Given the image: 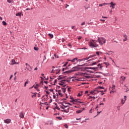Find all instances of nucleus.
Masks as SVG:
<instances>
[{
  "mask_svg": "<svg viewBox=\"0 0 129 129\" xmlns=\"http://www.w3.org/2000/svg\"><path fill=\"white\" fill-rule=\"evenodd\" d=\"M96 42L99 43L100 45H103V44H105L106 42V39L104 37H98Z\"/></svg>",
  "mask_w": 129,
  "mask_h": 129,
  "instance_id": "obj_1",
  "label": "nucleus"
},
{
  "mask_svg": "<svg viewBox=\"0 0 129 129\" xmlns=\"http://www.w3.org/2000/svg\"><path fill=\"white\" fill-rule=\"evenodd\" d=\"M85 63L84 64H81V65H78V66L74 67L72 69V72H75V71H78L80 68H79V66L82 67L85 66Z\"/></svg>",
  "mask_w": 129,
  "mask_h": 129,
  "instance_id": "obj_2",
  "label": "nucleus"
},
{
  "mask_svg": "<svg viewBox=\"0 0 129 129\" xmlns=\"http://www.w3.org/2000/svg\"><path fill=\"white\" fill-rule=\"evenodd\" d=\"M89 46L91 48H98V44H97L96 43L94 44L92 41H90L89 43Z\"/></svg>",
  "mask_w": 129,
  "mask_h": 129,
  "instance_id": "obj_3",
  "label": "nucleus"
},
{
  "mask_svg": "<svg viewBox=\"0 0 129 129\" xmlns=\"http://www.w3.org/2000/svg\"><path fill=\"white\" fill-rule=\"evenodd\" d=\"M25 65L26 67V69H27V70H28L29 71H32V67H31V66H30V64H29V63H26Z\"/></svg>",
  "mask_w": 129,
  "mask_h": 129,
  "instance_id": "obj_4",
  "label": "nucleus"
},
{
  "mask_svg": "<svg viewBox=\"0 0 129 129\" xmlns=\"http://www.w3.org/2000/svg\"><path fill=\"white\" fill-rule=\"evenodd\" d=\"M45 124L53 125V124H54V122L52 120H48L45 123Z\"/></svg>",
  "mask_w": 129,
  "mask_h": 129,
  "instance_id": "obj_5",
  "label": "nucleus"
},
{
  "mask_svg": "<svg viewBox=\"0 0 129 129\" xmlns=\"http://www.w3.org/2000/svg\"><path fill=\"white\" fill-rule=\"evenodd\" d=\"M85 69H91V70H94V71H97V70L98 69V68H92V67H85Z\"/></svg>",
  "mask_w": 129,
  "mask_h": 129,
  "instance_id": "obj_6",
  "label": "nucleus"
},
{
  "mask_svg": "<svg viewBox=\"0 0 129 129\" xmlns=\"http://www.w3.org/2000/svg\"><path fill=\"white\" fill-rule=\"evenodd\" d=\"M108 5H110V8H112V9H115V7H114L116 4L115 3H113V2H111L110 3H108Z\"/></svg>",
  "mask_w": 129,
  "mask_h": 129,
  "instance_id": "obj_7",
  "label": "nucleus"
},
{
  "mask_svg": "<svg viewBox=\"0 0 129 129\" xmlns=\"http://www.w3.org/2000/svg\"><path fill=\"white\" fill-rule=\"evenodd\" d=\"M11 121H12V120H11V119H6L4 120V122L5 123H10L11 122Z\"/></svg>",
  "mask_w": 129,
  "mask_h": 129,
  "instance_id": "obj_8",
  "label": "nucleus"
},
{
  "mask_svg": "<svg viewBox=\"0 0 129 129\" xmlns=\"http://www.w3.org/2000/svg\"><path fill=\"white\" fill-rule=\"evenodd\" d=\"M69 109H70L69 108H68L67 110L63 109V110H61V111L62 112H66V113H68V112H69Z\"/></svg>",
  "mask_w": 129,
  "mask_h": 129,
  "instance_id": "obj_9",
  "label": "nucleus"
},
{
  "mask_svg": "<svg viewBox=\"0 0 129 129\" xmlns=\"http://www.w3.org/2000/svg\"><path fill=\"white\" fill-rule=\"evenodd\" d=\"M63 73L64 74H69L70 73H72V71L71 70H69V71H66V72H64Z\"/></svg>",
  "mask_w": 129,
  "mask_h": 129,
  "instance_id": "obj_10",
  "label": "nucleus"
},
{
  "mask_svg": "<svg viewBox=\"0 0 129 129\" xmlns=\"http://www.w3.org/2000/svg\"><path fill=\"white\" fill-rule=\"evenodd\" d=\"M123 38H124V39H123V41H125L127 40V35H126V34H124L123 35Z\"/></svg>",
  "mask_w": 129,
  "mask_h": 129,
  "instance_id": "obj_11",
  "label": "nucleus"
},
{
  "mask_svg": "<svg viewBox=\"0 0 129 129\" xmlns=\"http://www.w3.org/2000/svg\"><path fill=\"white\" fill-rule=\"evenodd\" d=\"M19 116L20 117H21V118H24V117H25V115H24V113H23V112L20 113Z\"/></svg>",
  "mask_w": 129,
  "mask_h": 129,
  "instance_id": "obj_12",
  "label": "nucleus"
},
{
  "mask_svg": "<svg viewBox=\"0 0 129 129\" xmlns=\"http://www.w3.org/2000/svg\"><path fill=\"white\" fill-rule=\"evenodd\" d=\"M112 90L110 92V93H111V92H114V91H113V90L115 88V85H112Z\"/></svg>",
  "mask_w": 129,
  "mask_h": 129,
  "instance_id": "obj_13",
  "label": "nucleus"
},
{
  "mask_svg": "<svg viewBox=\"0 0 129 129\" xmlns=\"http://www.w3.org/2000/svg\"><path fill=\"white\" fill-rule=\"evenodd\" d=\"M16 17H22V13H18L16 14Z\"/></svg>",
  "mask_w": 129,
  "mask_h": 129,
  "instance_id": "obj_14",
  "label": "nucleus"
},
{
  "mask_svg": "<svg viewBox=\"0 0 129 129\" xmlns=\"http://www.w3.org/2000/svg\"><path fill=\"white\" fill-rule=\"evenodd\" d=\"M78 60V58L77 57H76L73 59H72L71 62H72V63H74V62H75L76 60Z\"/></svg>",
  "mask_w": 129,
  "mask_h": 129,
  "instance_id": "obj_15",
  "label": "nucleus"
},
{
  "mask_svg": "<svg viewBox=\"0 0 129 129\" xmlns=\"http://www.w3.org/2000/svg\"><path fill=\"white\" fill-rule=\"evenodd\" d=\"M106 5H108V4L107 3L101 4L99 5V7H103V6H106Z\"/></svg>",
  "mask_w": 129,
  "mask_h": 129,
  "instance_id": "obj_16",
  "label": "nucleus"
},
{
  "mask_svg": "<svg viewBox=\"0 0 129 129\" xmlns=\"http://www.w3.org/2000/svg\"><path fill=\"white\" fill-rule=\"evenodd\" d=\"M11 62V65H14V64H16V60H15V59H12Z\"/></svg>",
  "mask_w": 129,
  "mask_h": 129,
  "instance_id": "obj_17",
  "label": "nucleus"
},
{
  "mask_svg": "<svg viewBox=\"0 0 129 129\" xmlns=\"http://www.w3.org/2000/svg\"><path fill=\"white\" fill-rule=\"evenodd\" d=\"M48 36L51 38V39H53V38H54V35L52 34L49 33L48 34Z\"/></svg>",
  "mask_w": 129,
  "mask_h": 129,
  "instance_id": "obj_18",
  "label": "nucleus"
},
{
  "mask_svg": "<svg viewBox=\"0 0 129 129\" xmlns=\"http://www.w3.org/2000/svg\"><path fill=\"white\" fill-rule=\"evenodd\" d=\"M96 89H104V88L101 86H98Z\"/></svg>",
  "mask_w": 129,
  "mask_h": 129,
  "instance_id": "obj_19",
  "label": "nucleus"
},
{
  "mask_svg": "<svg viewBox=\"0 0 129 129\" xmlns=\"http://www.w3.org/2000/svg\"><path fill=\"white\" fill-rule=\"evenodd\" d=\"M59 85H61V86H62V87H66L67 85H64L63 83H59Z\"/></svg>",
  "mask_w": 129,
  "mask_h": 129,
  "instance_id": "obj_20",
  "label": "nucleus"
},
{
  "mask_svg": "<svg viewBox=\"0 0 129 129\" xmlns=\"http://www.w3.org/2000/svg\"><path fill=\"white\" fill-rule=\"evenodd\" d=\"M66 81H67L66 80H62L60 81V82L63 84H65V82Z\"/></svg>",
  "mask_w": 129,
  "mask_h": 129,
  "instance_id": "obj_21",
  "label": "nucleus"
},
{
  "mask_svg": "<svg viewBox=\"0 0 129 129\" xmlns=\"http://www.w3.org/2000/svg\"><path fill=\"white\" fill-rule=\"evenodd\" d=\"M60 104H61V105H62V106H64V107H66H66H69V105H65L62 102H60Z\"/></svg>",
  "mask_w": 129,
  "mask_h": 129,
  "instance_id": "obj_22",
  "label": "nucleus"
},
{
  "mask_svg": "<svg viewBox=\"0 0 129 129\" xmlns=\"http://www.w3.org/2000/svg\"><path fill=\"white\" fill-rule=\"evenodd\" d=\"M83 111V110H78L76 111L77 113H81V112Z\"/></svg>",
  "mask_w": 129,
  "mask_h": 129,
  "instance_id": "obj_23",
  "label": "nucleus"
},
{
  "mask_svg": "<svg viewBox=\"0 0 129 129\" xmlns=\"http://www.w3.org/2000/svg\"><path fill=\"white\" fill-rule=\"evenodd\" d=\"M27 84H29V80H28L24 84V87H26L27 86Z\"/></svg>",
  "mask_w": 129,
  "mask_h": 129,
  "instance_id": "obj_24",
  "label": "nucleus"
},
{
  "mask_svg": "<svg viewBox=\"0 0 129 129\" xmlns=\"http://www.w3.org/2000/svg\"><path fill=\"white\" fill-rule=\"evenodd\" d=\"M2 24H3V26H7V22H6V21H3L2 22Z\"/></svg>",
  "mask_w": 129,
  "mask_h": 129,
  "instance_id": "obj_25",
  "label": "nucleus"
},
{
  "mask_svg": "<svg viewBox=\"0 0 129 129\" xmlns=\"http://www.w3.org/2000/svg\"><path fill=\"white\" fill-rule=\"evenodd\" d=\"M61 89L63 91V93H65L66 92V88H61Z\"/></svg>",
  "mask_w": 129,
  "mask_h": 129,
  "instance_id": "obj_26",
  "label": "nucleus"
},
{
  "mask_svg": "<svg viewBox=\"0 0 129 129\" xmlns=\"http://www.w3.org/2000/svg\"><path fill=\"white\" fill-rule=\"evenodd\" d=\"M34 50H35V51H39V48H38L37 46H35L34 47Z\"/></svg>",
  "mask_w": 129,
  "mask_h": 129,
  "instance_id": "obj_27",
  "label": "nucleus"
},
{
  "mask_svg": "<svg viewBox=\"0 0 129 129\" xmlns=\"http://www.w3.org/2000/svg\"><path fill=\"white\" fill-rule=\"evenodd\" d=\"M81 92V93H79L78 94V95H77V96H78V97H80V96H81V95H82V93H83V92Z\"/></svg>",
  "mask_w": 129,
  "mask_h": 129,
  "instance_id": "obj_28",
  "label": "nucleus"
},
{
  "mask_svg": "<svg viewBox=\"0 0 129 129\" xmlns=\"http://www.w3.org/2000/svg\"><path fill=\"white\" fill-rule=\"evenodd\" d=\"M55 105H56V106L54 108H56V109H57V110H60V108H59V107L57 106V103H55Z\"/></svg>",
  "mask_w": 129,
  "mask_h": 129,
  "instance_id": "obj_29",
  "label": "nucleus"
},
{
  "mask_svg": "<svg viewBox=\"0 0 129 129\" xmlns=\"http://www.w3.org/2000/svg\"><path fill=\"white\" fill-rule=\"evenodd\" d=\"M96 54H93L89 56V58H93V57H96Z\"/></svg>",
  "mask_w": 129,
  "mask_h": 129,
  "instance_id": "obj_30",
  "label": "nucleus"
},
{
  "mask_svg": "<svg viewBox=\"0 0 129 129\" xmlns=\"http://www.w3.org/2000/svg\"><path fill=\"white\" fill-rule=\"evenodd\" d=\"M110 53H112V51H109L108 53V52H106L105 54H106V55H110Z\"/></svg>",
  "mask_w": 129,
  "mask_h": 129,
  "instance_id": "obj_31",
  "label": "nucleus"
},
{
  "mask_svg": "<svg viewBox=\"0 0 129 129\" xmlns=\"http://www.w3.org/2000/svg\"><path fill=\"white\" fill-rule=\"evenodd\" d=\"M84 75L85 77H86V78H88V79L90 78V76H86V74H84Z\"/></svg>",
  "mask_w": 129,
  "mask_h": 129,
  "instance_id": "obj_32",
  "label": "nucleus"
},
{
  "mask_svg": "<svg viewBox=\"0 0 129 129\" xmlns=\"http://www.w3.org/2000/svg\"><path fill=\"white\" fill-rule=\"evenodd\" d=\"M104 64H105V65H106V67H107L108 66V65H109V63L107 62H104Z\"/></svg>",
  "mask_w": 129,
  "mask_h": 129,
  "instance_id": "obj_33",
  "label": "nucleus"
},
{
  "mask_svg": "<svg viewBox=\"0 0 129 129\" xmlns=\"http://www.w3.org/2000/svg\"><path fill=\"white\" fill-rule=\"evenodd\" d=\"M58 80H62L63 79V78L61 77V76H59V78H57Z\"/></svg>",
  "mask_w": 129,
  "mask_h": 129,
  "instance_id": "obj_34",
  "label": "nucleus"
},
{
  "mask_svg": "<svg viewBox=\"0 0 129 129\" xmlns=\"http://www.w3.org/2000/svg\"><path fill=\"white\" fill-rule=\"evenodd\" d=\"M78 61L79 62H81L82 61H84V58H82V59H78Z\"/></svg>",
  "mask_w": 129,
  "mask_h": 129,
  "instance_id": "obj_35",
  "label": "nucleus"
},
{
  "mask_svg": "<svg viewBox=\"0 0 129 129\" xmlns=\"http://www.w3.org/2000/svg\"><path fill=\"white\" fill-rule=\"evenodd\" d=\"M56 71H58L57 72H56V74H58V73H60V71H61V70L60 69H57V70H56Z\"/></svg>",
  "mask_w": 129,
  "mask_h": 129,
  "instance_id": "obj_36",
  "label": "nucleus"
},
{
  "mask_svg": "<svg viewBox=\"0 0 129 129\" xmlns=\"http://www.w3.org/2000/svg\"><path fill=\"white\" fill-rule=\"evenodd\" d=\"M96 64H97V62H93L92 63V66H93L96 65Z\"/></svg>",
  "mask_w": 129,
  "mask_h": 129,
  "instance_id": "obj_37",
  "label": "nucleus"
},
{
  "mask_svg": "<svg viewBox=\"0 0 129 129\" xmlns=\"http://www.w3.org/2000/svg\"><path fill=\"white\" fill-rule=\"evenodd\" d=\"M7 2L9 3V4H12L13 0H7Z\"/></svg>",
  "mask_w": 129,
  "mask_h": 129,
  "instance_id": "obj_38",
  "label": "nucleus"
},
{
  "mask_svg": "<svg viewBox=\"0 0 129 129\" xmlns=\"http://www.w3.org/2000/svg\"><path fill=\"white\" fill-rule=\"evenodd\" d=\"M68 70V68L66 67L65 68H62V71L64 72L65 70Z\"/></svg>",
  "mask_w": 129,
  "mask_h": 129,
  "instance_id": "obj_39",
  "label": "nucleus"
},
{
  "mask_svg": "<svg viewBox=\"0 0 129 129\" xmlns=\"http://www.w3.org/2000/svg\"><path fill=\"white\" fill-rule=\"evenodd\" d=\"M80 49V50H87V48H86V47H83V48H81Z\"/></svg>",
  "mask_w": 129,
  "mask_h": 129,
  "instance_id": "obj_40",
  "label": "nucleus"
},
{
  "mask_svg": "<svg viewBox=\"0 0 129 129\" xmlns=\"http://www.w3.org/2000/svg\"><path fill=\"white\" fill-rule=\"evenodd\" d=\"M67 64H68V62H66L63 66V67H66L67 66Z\"/></svg>",
  "mask_w": 129,
  "mask_h": 129,
  "instance_id": "obj_41",
  "label": "nucleus"
},
{
  "mask_svg": "<svg viewBox=\"0 0 129 129\" xmlns=\"http://www.w3.org/2000/svg\"><path fill=\"white\" fill-rule=\"evenodd\" d=\"M88 59H90L89 56L88 57L84 58V60L85 61V60H88Z\"/></svg>",
  "mask_w": 129,
  "mask_h": 129,
  "instance_id": "obj_42",
  "label": "nucleus"
},
{
  "mask_svg": "<svg viewBox=\"0 0 129 129\" xmlns=\"http://www.w3.org/2000/svg\"><path fill=\"white\" fill-rule=\"evenodd\" d=\"M99 92H102V93L106 92V89H104V91L103 90L100 91Z\"/></svg>",
  "mask_w": 129,
  "mask_h": 129,
  "instance_id": "obj_43",
  "label": "nucleus"
},
{
  "mask_svg": "<svg viewBox=\"0 0 129 129\" xmlns=\"http://www.w3.org/2000/svg\"><path fill=\"white\" fill-rule=\"evenodd\" d=\"M56 118H57L58 119H59V120H61V119H62V117H56Z\"/></svg>",
  "mask_w": 129,
  "mask_h": 129,
  "instance_id": "obj_44",
  "label": "nucleus"
},
{
  "mask_svg": "<svg viewBox=\"0 0 129 129\" xmlns=\"http://www.w3.org/2000/svg\"><path fill=\"white\" fill-rule=\"evenodd\" d=\"M121 78H122V80L123 81H124V80H125V77H121Z\"/></svg>",
  "mask_w": 129,
  "mask_h": 129,
  "instance_id": "obj_45",
  "label": "nucleus"
},
{
  "mask_svg": "<svg viewBox=\"0 0 129 129\" xmlns=\"http://www.w3.org/2000/svg\"><path fill=\"white\" fill-rule=\"evenodd\" d=\"M84 25H85V22H83L81 23V26H84Z\"/></svg>",
  "mask_w": 129,
  "mask_h": 129,
  "instance_id": "obj_46",
  "label": "nucleus"
},
{
  "mask_svg": "<svg viewBox=\"0 0 129 129\" xmlns=\"http://www.w3.org/2000/svg\"><path fill=\"white\" fill-rule=\"evenodd\" d=\"M54 57H55V58H59V56H58V55H57V54H54Z\"/></svg>",
  "mask_w": 129,
  "mask_h": 129,
  "instance_id": "obj_47",
  "label": "nucleus"
},
{
  "mask_svg": "<svg viewBox=\"0 0 129 129\" xmlns=\"http://www.w3.org/2000/svg\"><path fill=\"white\" fill-rule=\"evenodd\" d=\"M67 99L66 98H63L62 99H61V101H62V102H65V100H66Z\"/></svg>",
  "mask_w": 129,
  "mask_h": 129,
  "instance_id": "obj_48",
  "label": "nucleus"
},
{
  "mask_svg": "<svg viewBox=\"0 0 129 129\" xmlns=\"http://www.w3.org/2000/svg\"><path fill=\"white\" fill-rule=\"evenodd\" d=\"M70 89H71V88H68V91H69L70 92H71V90Z\"/></svg>",
  "mask_w": 129,
  "mask_h": 129,
  "instance_id": "obj_49",
  "label": "nucleus"
},
{
  "mask_svg": "<svg viewBox=\"0 0 129 129\" xmlns=\"http://www.w3.org/2000/svg\"><path fill=\"white\" fill-rule=\"evenodd\" d=\"M57 82V79H55L54 81V85H56V83Z\"/></svg>",
  "mask_w": 129,
  "mask_h": 129,
  "instance_id": "obj_50",
  "label": "nucleus"
},
{
  "mask_svg": "<svg viewBox=\"0 0 129 129\" xmlns=\"http://www.w3.org/2000/svg\"><path fill=\"white\" fill-rule=\"evenodd\" d=\"M46 94H49L50 92L49 91H45Z\"/></svg>",
  "mask_w": 129,
  "mask_h": 129,
  "instance_id": "obj_51",
  "label": "nucleus"
},
{
  "mask_svg": "<svg viewBox=\"0 0 129 129\" xmlns=\"http://www.w3.org/2000/svg\"><path fill=\"white\" fill-rule=\"evenodd\" d=\"M64 127L66 128H68V125H67V124H64Z\"/></svg>",
  "mask_w": 129,
  "mask_h": 129,
  "instance_id": "obj_52",
  "label": "nucleus"
},
{
  "mask_svg": "<svg viewBox=\"0 0 129 129\" xmlns=\"http://www.w3.org/2000/svg\"><path fill=\"white\" fill-rule=\"evenodd\" d=\"M78 100L77 99H75V102H79L80 101H78Z\"/></svg>",
  "mask_w": 129,
  "mask_h": 129,
  "instance_id": "obj_53",
  "label": "nucleus"
},
{
  "mask_svg": "<svg viewBox=\"0 0 129 129\" xmlns=\"http://www.w3.org/2000/svg\"><path fill=\"white\" fill-rule=\"evenodd\" d=\"M96 54L97 55V56H99V51H97Z\"/></svg>",
  "mask_w": 129,
  "mask_h": 129,
  "instance_id": "obj_54",
  "label": "nucleus"
},
{
  "mask_svg": "<svg viewBox=\"0 0 129 129\" xmlns=\"http://www.w3.org/2000/svg\"><path fill=\"white\" fill-rule=\"evenodd\" d=\"M103 75L104 76H107L108 75V74H103Z\"/></svg>",
  "mask_w": 129,
  "mask_h": 129,
  "instance_id": "obj_55",
  "label": "nucleus"
},
{
  "mask_svg": "<svg viewBox=\"0 0 129 129\" xmlns=\"http://www.w3.org/2000/svg\"><path fill=\"white\" fill-rule=\"evenodd\" d=\"M36 94H34V95H32V97H36Z\"/></svg>",
  "mask_w": 129,
  "mask_h": 129,
  "instance_id": "obj_56",
  "label": "nucleus"
},
{
  "mask_svg": "<svg viewBox=\"0 0 129 129\" xmlns=\"http://www.w3.org/2000/svg\"><path fill=\"white\" fill-rule=\"evenodd\" d=\"M58 95H60V96L61 97H62L63 96V95H62V93H59V94H58Z\"/></svg>",
  "mask_w": 129,
  "mask_h": 129,
  "instance_id": "obj_57",
  "label": "nucleus"
},
{
  "mask_svg": "<svg viewBox=\"0 0 129 129\" xmlns=\"http://www.w3.org/2000/svg\"><path fill=\"white\" fill-rule=\"evenodd\" d=\"M49 91H50V92H53V91H54V90H53V89H50Z\"/></svg>",
  "mask_w": 129,
  "mask_h": 129,
  "instance_id": "obj_58",
  "label": "nucleus"
},
{
  "mask_svg": "<svg viewBox=\"0 0 129 129\" xmlns=\"http://www.w3.org/2000/svg\"><path fill=\"white\" fill-rule=\"evenodd\" d=\"M70 102H75V99H73L71 101H70Z\"/></svg>",
  "mask_w": 129,
  "mask_h": 129,
  "instance_id": "obj_59",
  "label": "nucleus"
},
{
  "mask_svg": "<svg viewBox=\"0 0 129 129\" xmlns=\"http://www.w3.org/2000/svg\"><path fill=\"white\" fill-rule=\"evenodd\" d=\"M121 103L122 104H124V102H123V99L121 100Z\"/></svg>",
  "mask_w": 129,
  "mask_h": 129,
  "instance_id": "obj_60",
  "label": "nucleus"
},
{
  "mask_svg": "<svg viewBox=\"0 0 129 129\" xmlns=\"http://www.w3.org/2000/svg\"><path fill=\"white\" fill-rule=\"evenodd\" d=\"M98 106H97L96 107V108H95V109H96V110H98Z\"/></svg>",
  "mask_w": 129,
  "mask_h": 129,
  "instance_id": "obj_61",
  "label": "nucleus"
},
{
  "mask_svg": "<svg viewBox=\"0 0 129 129\" xmlns=\"http://www.w3.org/2000/svg\"><path fill=\"white\" fill-rule=\"evenodd\" d=\"M57 92L58 94L61 93V90H59Z\"/></svg>",
  "mask_w": 129,
  "mask_h": 129,
  "instance_id": "obj_62",
  "label": "nucleus"
},
{
  "mask_svg": "<svg viewBox=\"0 0 129 129\" xmlns=\"http://www.w3.org/2000/svg\"><path fill=\"white\" fill-rule=\"evenodd\" d=\"M124 99L125 101L126 100V96H124Z\"/></svg>",
  "mask_w": 129,
  "mask_h": 129,
  "instance_id": "obj_63",
  "label": "nucleus"
},
{
  "mask_svg": "<svg viewBox=\"0 0 129 129\" xmlns=\"http://www.w3.org/2000/svg\"><path fill=\"white\" fill-rule=\"evenodd\" d=\"M92 43H95V40H92Z\"/></svg>",
  "mask_w": 129,
  "mask_h": 129,
  "instance_id": "obj_64",
  "label": "nucleus"
}]
</instances>
